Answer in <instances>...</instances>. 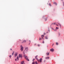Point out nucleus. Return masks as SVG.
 Masks as SVG:
<instances>
[{
    "instance_id": "nucleus-29",
    "label": "nucleus",
    "mask_w": 64,
    "mask_h": 64,
    "mask_svg": "<svg viewBox=\"0 0 64 64\" xmlns=\"http://www.w3.org/2000/svg\"><path fill=\"white\" fill-rule=\"evenodd\" d=\"M42 39H43V40H44V38H43V37H42Z\"/></svg>"
},
{
    "instance_id": "nucleus-3",
    "label": "nucleus",
    "mask_w": 64,
    "mask_h": 64,
    "mask_svg": "<svg viewBox=\"0 0 64 64\" xmlns=\"http://www.w3.org/2000/svg\"><path fill=\"white\" fill-rule=\"evenodd\" d=\"M38 56H35V58L36 59V60H37V61H38L39 62V60L38 59V58H37V57Z\"/></svg>"
},
{
    "instance_id": "nucleus-12",
    "label": "nucleus",
    "mask_w": 64,
    "mask_h": 64,
    "mask_svg": "<svg viewBox=\"0 0 64 64\" xmlns=\"http://www.w3.org/2000/svg\"><path fill=\"white\" fill-rule=\"evenodd\" d=\"M23 63H24V61H22L21 62V64H23Z\"/></svg>"
},
{
    "instance_id": "nucleus-21",
    "label": "nucleus",
    "mask_w": 64,
    "mask_h": 64,
    "mask_svg": "<svg viewBox=\"0 0 64 64\" xmlns=\"http://www.w3.org/2000/svg\"><path fill=\"white\" fill-rule=\"evenodd\" d=\"M42 37H44V35H41Z\"/></svg>"
},
{
    "instance_id": "nucleus-22",
    "label": "nucleus",
    "mask_w": 64,
    "mask_h": 64,
    "mask_svg": "<svg viewBox=\"0 0 64 64\" xmlns=\"http://www.w3.org/2000/svg\"><path fill=\"white\" fill-rule=\"evenodd\" d=\"M41 38H40V39H39V40H41Z\"/></svg>"
},
{
    "instance_id": "nucleus-1",
    "label": "nucleus",
    "mask_w": 64,
    "mask_h": 64,
    "mask_svg": "<svg viewBox=\"0 0 64 64\" xmlns=\"http://www.w3.org/2000/svg\"><path fill=\"white\" fill-rule=\"evenodd\" d=\"M24 56L25 59H26V60H28V61H29V60L28 59V57H27V56L25 55V56Z\"/></svg>"
},
{
    "instance_id": "nucleus-34",
    "label": "nucleus",
    "mask_w": 64,
    "mask_h": 64,
    "mask_svg": "<svg viewBox=\"0 0 64 64\" xmlns=\"http://www.w3.org/2000/svg\"><path fill=\"white\" fill-rule=\"evenodd\" d=\"M10 50H12V49L10 48Z\"/></svg>"
},
{
    "instance_id": "nucleus-25",
    "label": "nucleus",
    "mask_w": 64,
    "mask_h": 64,
    "mask_svg": "<svg viewBox=\"0 0 64 64\" xmlns=\"http://www.w3.org/2000/svg\"><path fill=\"white\" fill-rule=\"evenodd\" d=\"M49 5L50 6H51V4H49Z\"/></svg>"
},
{
    "instance_id": "nucleus-19",
    "label": "nucleus",
    "mask_w": 64,
    "mask_h": 64,
    "mask_svg": "<svg viewBox=\"0 0 64 64\" xmlns=\"http://www.w3.org/2000/svg\"><path fill=\"white\" fill-rule=\"evenodd\" d=\"M45 38L46 39H48V38L47 37H45Z\"/></svg>"
},
{
    "instance_id": "nucleus-4",
    "label": "nucleus",
    "mask_w": 64,
    "mask_h": 64,
    "mask_svg": "<svg viewBox=\"0 0 64 64\" xmlns=\"http://www.w3.org/2000/svg\"><path fill=\"white\" fill-rule=\"evenodd\" d=\"M18 60H19V58H18V56H17V59H15V61H18Z\"/></svg>"
},
{
    "instance_id": "nucleus-26",
    "label": "nucleus",
    "mask_w": 64,
    "mask_h": 64,
    "mask_svg": "<svg viewBox=\"0 0 64 64\" xmlns=\"http://www.w3.org/2000/svg\"><path fill=\"white\" fill-rule=\"evenodd\" d=\"M44 35H46V33H44Z\"/></svg>"
},
{
    "instance_id": "nucleus-16",
    "label": "nucleus",
    "mask_w": 64,
    "mask_h": 64,
    "mask_svg": "<svg viewBox=\"0 0 64 64\" xmlns=\"http://www.w3.org/2000/svg\"><path fill=\"white\" fill-rule=\"evenodd\" d=\"M56 44L57 45H58V42H56Z\"/></svg>"
},
{
    "instance_id": "nucleus-11",
    "label": "nucleus",
    "mask_w": 64,
    "mask_h": 64,
    "mask_svg": "<svg viewBox=\"0 0 64 64\" xmlns=\"http://www.w3.org/2000/svg\"><path fill=\"white\" fill-rule=\"evenodd\" d=\"M50 58L49 57H48V56L47 57H46L45 58V59H49Z\"/></svg>"
},
{
    "instance_id": "nucleus-15",
    "label": "nucleus",
    "mask_w": 64,
    "mask_h": 64,
    "mask_svg": "<svg viewBox=\"0 0 64 64\" xmlns=\"http://www.w3.org/2000/svg\"><path fill=\"white\" fill-rule=\"evenodd\" d=\"M14 52H13L12 53V55H14Z\"/></svg>"
},
{
    "instance_id": "nucleus-33",
    "label": "nucleus",
    "mask_w": 64,
    "mask_h": 64,
    "mask_svg": "<svg viewBox=\"0 0 64 64\" xmlns=\"http://www.w3.org/2000/svg\"><path fill=\"white\" fill-rule=\"evenodd\" d=\"M42 43H44V42H42Z\"/></svg>"
},
{
    "instance_id": "nucleus-9",
    "label": "nucleus",
    "mask_w": 64,
    "mask_h": 64,
    "mask_svg": "<svg viewBox=\"0 0 64 64\" xmlns=\"http://www.w3.org/2000/svg\"><path fill=\"white\" fill-rule=\"evenodd\" d=\"M17 53H16V54H14L15 57H16V56H17Z\"/></svg>"
},
{
    "instance_id": "nucleus-7",
    "label": "nucleus",
    "mask_w": 64,
    "mask_h": 64,
    "mask_svg": "<svg viewBox=\"0 0 64 64\" xmlns=\"http://www.w3.org/2000/svg\"><path fill=\"white\" fill-rule=\"evenodd\" d=\"M26 40H23V42H22V43H26Z\"/></svg>"
},
{
    "instance_id": "nucleus-36",
    "label": "nucleus",
    "mask_w": 64,
    "mask_h": 64,
    "mask_svg": "<svg viewBox=\"0 0 64 64\" xmlns=\"http://www.w3.org/2000/svg\"><path fill=\"white\" fill-rule=\"evenodd\" d=\"M43 57V56H42Z\"/></svg>"
},
{
    "instance_id": "nucleus-10",
    "label": "nucleus",
    "mask_w": 64,
    "mask_h": 64,
    "mask_svg": "<svg viewBox=\"0 0 64 64\" xmlns=\"http://www.w3.org/2000/svg\"><path fill=\"white\" fill-rule=\"evenodd\" d=\"M50 51H54V50L53 48H52V49L50 50Z\"/></svg>"
},
{
    "instance_id": "nucleus-20",
    "label": "nucleus",
    "mask_w": 64,
    "mask_h": 64,
    "mask_svg": "<svg viewBox=\"0 0 64 64\" xmlns=\"http://www.w3.org/2000/svg\"><path fill=\"white\" fill-rule=\"evenodd\" d=\"M35 64V62H32V64Z\"/></svg>"
},
{
    "instance_id": "nucleus-32",
    "label": "nucleus",
    "mask_w": 64,
    "mask_h": 64,
    "mask_svg": "<svg viewBox=\"0 0 64 64\" xmlns=\"http://www.w3.org/2000/svg\"><path fill=\"white\" fill-rule=\"evenodd\" d=\"M56 26H58V24H56Z\"/></svg>"
},
{
    "instance_id": "nucleus-5",
    "label": "nucleus",
    "mask_w": 64,
    "mask_h": 64,
    "mask_svg": "<svg viewBox=\"0 0 64 64\" xmlns=\"http://www.w3.org/2000/svg\"><path fill=\"white\" fill-rule=\"evenodd\" d=\"M42 58H41L39 60V61H40V62L41 63L42 62Z\"/></svg>"
},
{
    "instance_id": "nucleus-2",
    "label": "nucleus",
    "mask_w": 64,
    "mask_h": 64,
    "mask_svg": "<svg viewBox=\"0 0 64 64\" xmlns=\"http://www.w3.org/2000/svg\"><path fill=\"white\" fill-rule=\"evenodd\" d=\"M18 57L19 58H22V55L21 54H19Z\"/></svg>"
},
{
    "instance_id": "nucleus-14",
    "label": "nucleus",
    "mask_w": 64,
    "mask_h": 64,
    "mask_svg": "<svg viewBox=\"0 0 64 64\" xmlns=\"http://www.w3.org/2000/svg\"><path fill=\"white\" fill-rule=\"evenodd\" d=\"M55 24H56V22H54L52 24V25H55Z\"/></svg>"
},
{
    "instance_id": "nucleus-17",
    "label": "nucleus",
    "mask_w": 64,
    "mask_h": 64,
    "mask_svg": "<svg viewBox=\"0 0 64 64\" xmlns=\"http://www.w3.org/2000/svg\"><path fill=\"white\" fill-rule=\"evenodd\" d=\"M58 24L60 26V27H61V24H59V23H58Z\"/></svg>"
},
{
    "instance_id": "nucleus-31",
    "label": "nucleus",
    "mask_w": 64,
    "mask_h": 64,
    "mask_svg": "<svg viewBox=\"0 0 64 64\" xmlns=\"http://www.w3.org/2000/svg\"><path fill=\"white\" fill-rule=\"evenodd\" d=\"M54 44H53L52 45V46H53V45H54Z\"/></svg>"
},
{
    "instance_id": "nucleus-30",
    "label": "nucleus",
    "mask_w": 64,
    "mask_h": 64,
    "mask_svg": "<svg viewBox=\"0 0 64 64\" xmlns=\"http://www.w3.org/2000/svg\"><path fill=\"white\" fill-rule=\"evenodd\" d=\"M45 21H47V19H45Z\"/></svg>"
},
{
    "instance_id": "nucleus-6",
    "label": "nucleus",
    "mask_w": 64,
    "mask_h": 64,
    "mask_svg": "<svg viewBox=\"0 0 64 64\" xmlns=\"http://www.w3.org/2000/svg\"><path fill=\"white\" fill-rule=\"evenodd\" d=\"M25 51H28V48H25Z\"/></svg>"
},
{
    "instance_id": "nucleus-8",
    "label": "nucleus",
    "mask_w": 64,
    "mask_h": 64,
    "mask_svg": "<svg viewBox=\"0 0 64 64\" xmlns=\"http://www.w3.org/2000/svg\"><path fill=\"white\" fill-rule=\"evenodd\" d=\"M23 47H22L20 49V50L21 51H23Z\"/></svg>"
},
{
    "instance_id": "nucleus-23",
    "label": "nucleus",
    "mask_w": 64,
    "mask_h": 64,
    "mask_svg": "<svg viewBox=\"0 0 64 64\" xmlns=\"http://www.w3.org/2000/svg\"><path fill=\"white\" fill-rule=\"evenodd\" d=\"M34 60H35V58H34L32 60L33 61H34Z\"/></svg>"
},
{
    "instance_id": "nucleus-18",
    "label": "nucleus",
    "mask_w": 64,
    "mask_h": 64,
    "mask_svg": "<svg viewBox=\"0 0 64 64\" xmlns=\"http://www.w3.org/2000/svg\"><path fill=\"white\" fill-rule=\"evenodd\" d=\"M9 57L10 58H11V56L10 55L9 56Z\"/></svg>"
},
{
    "instance_id": "nucleus-27",
    "label": "nucleus",
    "mask_w": 64,
    "mask_h": 64,
    "mask_svg": "<svg viewBox=\"0 0 64 64\" xmlns=\"http://www.w3.org/2000/svg\"><path fill=\"white\" fill-rule=\"evenodd\" d=\"M38 46H40V45H39V44H38Z\"/></svg>"
},
{
    "instance_id": "nucleus-13",
    "label": "nucleus",
    "mask_w": 64,
    "mask_h": 64,
    "mask_svg": "<svg viewBox=\"0 0 64 64\" xmlns=\"http://www.w3.org/2000/svg\"><path fill=\"white\" fill-rule=\"evenodd\" d=\"M46 55L47 56H48L49 55V52H47L46 53Z\"/></svg>"
},
{
    "instance_id": "nucleus-35",
    "label": "nucleus",
    "mask_w": 64,
    "mask_h": 64,
    "mask_svg": "<svg viewBox=\"0 0 64 64\" xmlns=\"http://www.w3.org/2000/svg\"><path fill=\"white\" fill-rule=\"evenodd\" d=\"M46 33H48V32H46Z\"/></svg>"
},
{
    "instance_id": "nucleus-24",
    "label": "nucleus",
    "mask_w": 64,
    "mask_h": 64,
    "mask_svg": "<svg viewBox=\"0 0 64 64\" xmlns=\"http://www.w3.org/2000/svg\"><path fill=\"white\" fill-rule=\"evenodd\" d=\"M58 28H58V27H56V29H58Z\"/></svg>"
},
{
    "instance_id": "nucleus-28",
    "label": "nucleus",
    "mask_w": 64,
    "mask_h": 64,
    "mask_svg": "<svg viewBox=\"0 0 64 64\" xmlns=\"http://www.w3.org/2000/svg\"><path fill=\"white\" fill-rule=\"evenodd\" d=\"M54 4H56H56H56V2H54Z\"/></svg>"
}]
</instances>
